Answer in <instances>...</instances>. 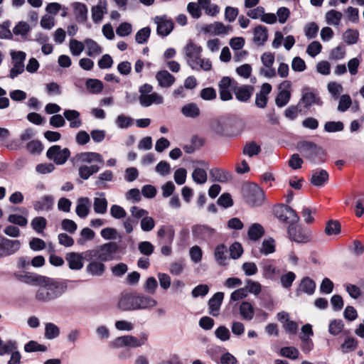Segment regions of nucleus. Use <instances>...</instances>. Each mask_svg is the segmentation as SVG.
Masks as SVG:
<instances>
[{
  "mask_svg": "<svg viewBox=\"0 0 364 364\" xmlns=\"http://www.w3.org/2000/svg\"><path fill=\"white\" fill-rule=\"evenodd\" d=\"M35 299L38 302L48 303L61 296L67 290L66 282L44 277L38 286Z\"/></svg>",
  "mask_w": 364,
  "mask_h": 364,
  "instance_id": "f257e3e1",
  "label": "nucleus"
},
{
  "mask_svg": "<svg viewBox=\"0 0 364 364\" xmlns=\"http://www.w3.org/2000/svg\"><path fill=\"white\" fill-rule=\"evenodd\" d=\"M70 161L73 166L78 167L79 176L83 180H87L100 170L97 165L87 166L85 164H91L93 161L104 164L103 158L100 154L91 151L77 154L70 159Z\"/></svg>",
  "mask_w": 364,
  "mask_h": 364,
  "instance_id": "f03ea898",
  "label": "nucleus"
},
{
  "mask_svg": "<svg viewBox=\"0 0 364 364\" xmlns=\"http://www.w3.org/2000/svg\"><path fill=\"white\" fill-rule=\"evenodd\" d=\"M201 52L200 46L189 42L184 48L186 62L193 70H210L212 67L211 62L208 59L201 58Z\"/></svg>",
  "mask_w": 364,
  "mask_h": 364,
  "instance_id": "7ed1b4c3",
  "label": "nucleus"
},
{
  "mask_svg": "<svg viewBox=\"0 0 364 364\" xmlns=\"http://www.w3.org/2000/svg\"><path fill=\"white\" fill-rule=\"evenodd\" d=\"M117 250V244L110 242L100 245L96 249L85 251V258L86 259H96L102 262L109 261L114 258Z\"/></svg>",
  "mask_w": 364,
  "mask_h": 364,
  "instance_id": "20e7f679",
  "label": "nucleus"
},
{
  "mask_svg": "<svg viewBox=\"0 0 364 364\" xmlns=\"http://www.w3.org/2000/svg\"><path fill=\"white\" fill-rule=\"evenodd\" d=\"M241 192L245 202L251 207L260 206L264 201V191L255 183L244 185Z\"/></svg>",
  "mask_w": 364,
  "mask_h": 364,
  "instance_id": "39448f33",
  "label": "nucleus"
},
{
  "mask_svg": "<svg viewBox=\"0 0 364 364\" xmlns=\"http://www.w3.org/2000/svg\"><path fill=\"white\" fill-rule=\"evenodd\" d=\"M296 148L311 163L316 164L324 161L322 159V157L325 156L324 151L312 141H300L297 144Z\"/></svg>",
  "mask_w": 364,
  "mask_h": 364,
  "instance_id": "423d86ee",
  "label": "nucleus"
},
{
  "mask_svg": "<svg viewBox=\"0 0 364 364\" xmlns=\"http://www.w3.org/2000/svg\"><path fill=\"white\" fill-rule=\"evenodd\" d=\"M46 156L56 165H63L70 156V151L68 148L61 149L59 145H53L48 149Z\"/></svg>",
  "mask_w": 364,
  "mask_h": 364,
  "instance_id": "0eeeda50",
  "label": "nucleus"
},
{
  "mask_svg": "<svg viewBox=\"0 0 364 364\" xmlns=\"http://www.w3.org/2000/svg\"><path fill=\"white\" fill-rule=\"evenodd\" d=\"M21 243L18 240H10L0 235V258L16 254L21 248Z\"/></svg>",
  "mask_w": 364,
  "mask_h": 364,
  "instance_id": "6e6552de",
  "label": "nucleus"
},
{
  "mask_svg": "<svg viewBox=\"0 0 364 364\" xmlns=\"http://www.w3.org/2000/svg\"><path fill=\"white\" fill-rule=\"evenodd\" d=\"M274 215L282 222L290 224L297 223L299 217L296 211L289 206H281L274 210Z\"/></svg>",
  "mask_w": 364,
  "mask_h": 364,
  "instance_id": "1a4fd4ad",
  "label": "nucleus"
},
{
  "mask_svg": "<svg viewBox=\"0 0 364 364\" xmlns=\"http://www.w3.org/2000/svg\"><path fill=\"white\" fill-rule=\"evenodd\" d=\"M136 293H122L119 298L117 307L123 311H136Z\"/></svg>",
  "mask_w": 364,
  "mask_h": 364,
  "instance_id": "9d476101",
  "label": "nucleus"
},
{
  "mask_svg": "<svg viewBox=\"0 0 364 364\" xmlns=\"http://www.w3.org/2000/svg\"><path fill=\"white\" fill-rule=\"evenodd\" d=\"M288 234L290 239L296 242H307L311 239L309 231L298 226L296 223L289 225Z\"/></svg>",
  "mask_w": 364,
  "mask_h": 364,
  "instance_id": "9b49d317",
  "label": "nucleus"
},
{
  "mask_svg": "<svg viewBox=\"0 0 364 364\" xmlns=\"http://www.w3.org/2000/svg\"><path fill=\"white\" fill-rule=\"evenodd\" d=\"M261 60L263 67L259 69V74L268 78L274 77L276 71L273 68L274 63V55L271 53H264L261 57Z\"/></svg>",
  "mask_w": 364,
  "mask_h": 364,
  "instance_id": "f8f14e48",
  "label": "nucleus"
},
{
  "mask_svg": "<svg viewBox=\"0 0 364 364\" xmlns=\"http://www.w3.org/2000/svg\"><path fill=\"white\" fill-rule=\"evenodd\" d=\"M154 21L157 25L156 32L161 36H168L173 28V21L166 16H156Z\"/></svg>",
  "mask_w": 364,
  "mask_h": 364,
  "instance_id": "ddd939ff",
  "label": "nucleus"
},
{
  "mask_svg": "<svg viewBox=\"0 0 364 364\" xmlns=\"http://www.w3.org/2000/svg\"><path fill=\"white\" fill-rule=\"evenodd\" d=\"M85 258V252H69L65 255V260L68 267L72 270H80L83 267V259Z\"/></svg>",
  "mask_w": 364,
  "mask_h": 364,
  "instance_id": "4468645a",
  "label": "nucleus"
},
{
  "mask_svg": "<svg viewBox=\"0 0 364 364\" xmlns=\"http://www.w3.org/2000/svg\"><path fill=\"white\" fill-rule=\"evenodd\" d=\"M291 87V82L289 81H284L279 85L281 91L277 95L275 99V103L279 107L285 106L289 101L291 97V92L289 89Z\"/></svg>",
  "mask_w": 364,
  "mask_h": 364,
  "instance_id": "2eb2a0df",
  "label": "nucleus"
},
{
  "mask_svg": "<svg viewBox=\"0 0 364 364\" xmlns=\"http://www.w3.org/2000/svg\"><path fill=\"white\" fill-rule=\"evenodd\" d=\"M230 26H225L223 23L215 21L201 28V31L211 35L227 34Z\"/></svg>",
  "mask_w": 364,
  "mask_h": 364,
  "instance_id": "dca6fc26",
  "label": "nucleus"
},
{
  "mask_svg": "<svg viewBox=\"0 0 364 364\" xmlns=\"http://www.w3.org/2000/svg\"><path fill=\"white\" fill-rule=\"evenodd\" d=\"M73 10V14L76 21L78 23H84L87 21L88 18V9L87 6L80 2H74L71 4Z\"/></svg>",
  "mask_w": 364,
  "mask_h": 364,
  "instance_id": "f3484780",
  "label": "nucleus"
},
{
  "mask_svg": "<svg viewBox=\"0 0 364 364\" xmlns=\"http://www.w3.org/2000/svg\"><path fill=\"white\" fill-rule=\"evenodd\" d=\"M89 260L90 262L86 266V272L92 277L102 276L106 269V267L104 263L96 259Z\"/></svg>",
  "mask_w": 364,
  "mask_h": 364,
  "instance_id": "a211bd4d",
  "label": "nucleus"
},
{
  "mask_svg": "<svg viewBox=\"0 0 364 364\" xmlns=\"http://www.w3.org/2000/svg\"><path fill=\"white\" fill-rule=\"evenodd\" d=\"M223 292L215 293L208 301V312L213 316H218L220 314V309L223 300Z\"/></svg>",
  "mask_w": 364,
  "mask_h": 364,
  "instance_id": "6ab92c4d",
  "label": "nucleus"
},
{
  "mask_svg": "<svg viewBox=\"0 0 364 364\" xmlns=\"http://www.w3.org/2000/svg\"><path fill=\"white\" fill-rule=\"evenodd\" d=\"M232 91L239 101L247 102L252 96L254 87L251 85H235L232 88Z\"/></svg>",
  "mask_w": 364,
  "mask_h": 364,
  "instance_id": "aec40b11",
  "label": "nucleus"
},
{
  "mask_svg": "<svg viewBox=\"0 0 364 364\" xmlns=\"http://www.w3.org/2000/svg\"><path fill=\"white\" fill-rule=\"evenodd\" d=\"M139 100L141 106L147 107L151 106L152 104H162L164 98L157 92H153L149 95H140Z\"/></svg>",
  "mask_w": 364,
  "mask_h": 364,
  "instance_id": "412c9836",
  "label": "nucleus"
},
{
  "mask_svg": "<svg viewBox=\"0 0 364 364\" xmlns=\"http://www.w3.org/2000/svg\"><path fill=\"white\" fill-rule=\"evenodd\" d=\"M91 206L90 200L87 197L79 198L77 200V206L75 208L76 214L80 218H86Z\"/></svg>",
  "mask_w": 364,
  "mask_h": 364,
  "instance_id": "4be33fe9",
  "label": "nucleus"
},
{
  "mask_svg": "<svg viewBox=\"0 0 364 364\" xmlns=\"http://www.w3.org/2000/svg\"><path fill=\"white\" fill-rule=\"evenodd\" d=\"M193 235L198 240H207L211 237L215 230L205 225H195L192 229Z\"/></svg>",
  "mask_w": 364,
  "mask_h": 364,
  "instance_id": "5701e85b",
  "label": "nucleus"
},
{
  "mask_svg": "<svg viewBox=\"0 0 364 364\" xmlns=\"http://www.w3.org/2000/svg\"><path fill=\"white\" fill-rule=\"evenodd\" d=\"M156 79L159 85L164 88L170 87L176 81L173 75L167 70H160L156 74Z\"/></svg>",
  "mask_w": 364,
  "mask_h": 364,
  "instance_id": "b1692460",
  "label": "nucleus"
},
{
  "mask_svg": "<svg viewBox=\"0 0 364 364\" xmlns=\"http://www.w3.org/2000/svg\"><path fill=\"white\" fill-rule=\"evenodd\" d=\"M136 310L149 309L155 307L157 301L151 296L136 293Z\"/></svg>",
  "mask_w": 364,
  "mask_h": 364,
  "instance_id": "393cba45",
  "label": "nucleus"
},
{
  "mask_svg": "<svg viewBox=\"0 0 364 364\" xmlns=\"http://www.w3.org/2000/svg\"><path fill=\"white\" fill-rule=\"evenodd\" d=\"M16 278L19 281L30 285L38 286L44 276L38 275L31 272L15 274Z\"/></svg>",
  "mask_w": 364,
  "mask_h": 364,
  "instance_id": "a878e982",
  "label": "nucleus"
},
{
  "mask_svg": "<svg viewBox=\"0 0 364 364\" xmlns=\"http://www.w3.org/2000/svg\"><path fill=\"white\" fill-rule=\"evenodd\" d=\"M328 173L326 170L316 169L313 171L310 182L313 186L320 187L328 181Z\"/></svg>",
  "mask_w": 364,
  "mask_h": 364,
  "instance_id": "bb28decb",
  "label": "nucleus"
},
{
  "mask_svg": "<svg viewBox=\"0 0 364 364\" xmlns=\"http://www.w3.org/2000/svg\"><path fill=\"white\" fill-rule=\"evenodd\" d=\"M228 249L223 244L215 247L214 250V257L216 262L220 266H226L228 264L229 258L227 255Z\"/></svg>",
  "mask_w": 364,
  "mask_h": 364,
  "instance_id": "cd10ccee",
  "label": "nucleus"
},
{
  "mask_svg": "<svg viewBox=\"0 0 364 364\" xmlns=\"http://www.w3.org/2000/svg\"><path fill=\"white\" fill-rule=\"evenodd\" d=\"M63 115L65 118L70 122V127L77 129L82 126V120L80 118V114L75 109L65 110Z\"/></svg>",
  "mask_w": 364,
  "mask_h": 364,
  "instance_id": "c85d7f7f",
  "label": "nucleus"
},
{
  "mask_svg": "<svg viewBox=\"0 0 364 364\" xmlns=\"http://www.w3.org/2000/svg\"><path fill=\"white\" fill-rule=\"evenodd\" d=\"M268 38L267 29L264 26H257L253 31V42L258 46H262Z\"/></svg>",
  "mask_w": 364,
  "mask_h": 364,
  "instance_id": "c756f323",
  "label": "nucleus"
},
{
  "mask_svg": "<svg viewBox=\"0 0 364 364\" xmlns=\"http://www.w3.org/2000/svg\"><path fill=\"white\" fill-rule=\"evenodd\" d=\"M106 5V0H100L98 5L92 7V18L95 23H99L102 20L103 15L107 10Z\"/></svg>",
  "mask_w": 364,
  "mask_h": 364,
  "instance_id": "7c9ffc66",
  "label": "nucleus"
},
{
  "mask_svg": "<svg viewBox=\"0 0 364 364\" xmlns=\"http://www.w3.org/2000/svg\"><path fill=\"white\" fill-rule=\"evenodd\" d=\"M239 312L245 321H251L255 316V309L249 301H242L239 306Z\"/></svg>",
  "mask_w": 364,
  "mask_h": 364,
  "instance_id": "2f4dec72",
  "label": "nucleus"
},
{
  "mask_svg": "<svg viewBox=\"0 0 364 364\" xmlns=\"http://www.w3.org/2000/svg\"><path fill=\"white\" fill-rule=\"evenodd\" d=\"M210 176L213 181L225 183L231 179V174L220 168H212L210 171Z\"/></svg>",
  "mask_w": 364,
  "mask_h": 364,
  "instance_id": "473e14b6",
  "label": "nucleus"
},
{
  "mask_svg": "<svg viewBox=\"0 0 364 364\" xmlns=\"http://www.w3.org/2000/svg\"><path fill=\"white\" fill-rule=\"evenodd\" d=\"M104 195L105 194L102 193L100 194L102 197L94 198L93 208L97 214L104 215L107 213L108 203L107 199L104 197Z\"/></svg>",
  "mask_w": 364,
  "mask_h": 364,
  "instance_id": "72a5a7b5",
  "label": "nucleus"
},
{
  "mask_svg": "<svg viewBox=\"0 0 364 364\" xmlns=\"http://www.w3.org/2000/svg\"><path fill=\"white\" fill-rule=\"evenodd\" d=\"M316 289V284L311 278L306 277L301 279L299 290L309 295L314 294Z\"/></svg>",
  "mask_w": 364,
  "mask_h": 364,
  "instance_id": "f704fd0d",
  "label": "nucleus"
},
{
  "mask_svg": "<svg viewBox=\"0 0 364 364\" xmlns=\"http://www.w3.org/2000/svg\"><path fill=\"white\" fill-rule=\"evenodd\" d=\"M127 347L132 348H137L144 345L148 338V336L146 333H141L139 338L131 335H127Z\"/></svg>",
  "mask_w": 364,
  "mask_h": 364,
  "instance_id": "c9c22d12",
  "label": "nucleus"
},
{
  "mask_svg": "<svg viewBox=\"0 0 364 364\" xmlns=\"http://www.w3.org/2000/svg\"><path fill=\"white\" fill-rule=\"evenodd\" d=\"M182 114L190 118H196L200 115V109L195 103H189L181 108Z\"/></svg>",
  "mask_w": 364,
  "mask_h": 364,
  "instance_id": "e433bc0d",
  "label": "nucleus"
},
{
  "mask_svg": "<svg viewBox=\"0 0 364 364\" xmlns=\"http://www.w3.org/2000/svg\"><path fill=\"white\" fill-rule=\"evenodd\" d=\"M343 14L336 10H330L326 14L325 18L327 24L332 26H338L342 18Z\"/></svg>",
  "mask_w": 364,
  "mask_h": 364,
  "instance_id": "4c0bfd02",
  "label": "nucleus"
},
{
  "mask_svg": "<svg viewBox=\"0 0 364 364\" xmlns=\"http://www.w3.org/2000/svg\"><path fill=\"white\" fill-rule=\"evenodd\" d=\"M85 46L87 48V55L93 57L102 53V48L92 39L85 40Z\"/></svg>",
  "mask_w": 364,
  "mask_h": 364,
  "instance_id": "58836bf2",
  "label": "nucleus"
},
{
  "mask_svg": "<svg viewBox=\"0 0 364 364\" xmlns=\"http://www.w3.org/2000/svg\"><path fill=\"white\" fill-rule=\"evenodd\" d=\"M60 335V328L53 323H47L45 325L44 336L47 339L52 340Z\"/></svg>",
  "mask_w": 364,
  "mask_h": 364,
  "instance_id": "ea45409f",
  "label": "nucleus"
},
{
  "mask_svg": "<svg viewBox=\"0 0 364 364\" xmlns=\"http://www.w3.org/2000/svg\"><path fill=\"white\" fill-rule=\"evenodd\" d=\"M264 230L259 223H254L248 230V236L250 240H257L263 236Z\"/></svg>",
  "mask_w": 364,
  "mask_h": 364,
  "instance_id": "a19ab883",
  "label": "nucleus"
},
{
  "mask_svg": "<svg viewBox=\"0 0 364 364\" xmlns=\"http://www.w3.org/2000/svg\"><path fill=\"white\" fill-rule=\"evenodd\" d=\"M30 30L31 27L26 22L20 21L13 28V33L16 36H21L22 38H26Z\"/></svg>",
  "mask_w": 364,
  "mask_h": 364,
  "instance_id": "79ce46f5",
  "label": "nucleus"
},
{
  "mask_svg": "<svg viewBox=\"0 0 364 364\" xmlns=\"http://www.w3.org/2000/svg\"><path fill=\"white\" fill-rule=\"evenodd\" d=\"M261 151V147L255 141L247 143L242 150V153L249 157L257 156Z\"/></svg>",
  "mask_w": 364,
  "mask_h": 364,
  "instance_id": "37998d69",
  "label": "nucleus"
},
{
  "mask_svg": "<svg viewBox=\"0 0 364 364\" xmlns=\"http://www.w3.org/2000/svg\"><path fill=\"white\" fill-rule=\"evenodd\" d=\"M192 178L197 184H204L208 180L207 173L201 168H196L192 173Z\"/></svg>",
  "mask_w": 364,
  "mask_h": 364,
  "instance_id": "c03bdc74",
  "label": "nucleus"
},
{
  "mask_svg": "<svg viewBox=\"0 0 364 364\" xmlns=\"http://www.w3.org/2000/svg\"><path fill=\"white\" fill-rule=\"evenodd\" d=\"M86 87L91 93L97 94L102 90L103 84L99 80L89 79L86 81Z\"/></svg>",
  "mask_w": 364,
  "mask_h": 364,
  "instance_id": "a18cd8bd",
  "label": "nucleus"
},
{
  "mask_svg": "<svg viewBox=\"0 0 364 364\" xmlns=\"http://www.w3.org/2000/svg\"><path fill=\"white\" fill-rule=\"evenodd\" d=\"M358 341L353 337H348L341 346V350L343 353L353 351L357 348Z\"/></svg>",
  "mask_w": 364,
  "mask_h": 364,
  "instance_id": "49530a36",
  "label": "nucleus"
},
{
  "mask_svg": "<svg viewBox=\"0 0 364 364\" xmlns=\"http://www.w3.org/2000/svg\"><path fill=\"white\" fill-rule=\"evenodd\" d=\"M341 232V224L338 220H329L325 228L327 235H338Z\"/></svg>",
  "mask_w": 364,
  "mask_h": 364,
  "instance_id": "de8ad7c7",
  "label": "nucleus"
},
{
  "mask_svg": "<svg viewBox=\"0 0 364 364\" xmlns=\"http://www.w3.org/2000/svg\"><path fill=\"white\" fill-rule=\"evenodd\" d=\"M70 50L73 55L78 56L85 48V43L76 39H71L69 43Z\"/></svg>",
  "mask_w": 364,
  "mask_h": 364,
  "instance_id": "09e8293b",
  "label": "nucleus"
},
{
  "mask_svg": "<svg viewBox=\"0 0 364 364\" xmlns=\"http://www.w3.org/2000/svg\"><path fill=\"white\" fill-rule=\"evenodd\" d=\"M343 129L344 124L342 122L340 121H330L326 122L324 124V130L328 133L342 132Z\"/></svg>",
  "mask_w": 364,
  "mask_h": 364,
  "instance_id": "8fccbe9b",
  "label": "nucleus"
},
{
  "mask_svg": "<svg viewBox=\"0 0 364 364\" xmlns=\"http://www.w3.org/2000/svg\"><path fill=\"white\" fill-rule=\"evenodd\" d=\"M359 33L356 30L348 29L345 31L343 36V41L348 45L355 44L358 42Z\"/></svg>",
  "mask_w": 364,
  "mask_h": 364,
  "instance_id": "3c124183",
  "label": "nucleus"
},
{
  "mask_svg": "<svg viewBox=\"0 0 364 364\" xmlns=\"http://www.w3.org/2000/svg\"><path fill=\"white\" fill-rule=\"evenodd\" d=\"M46 219L43 217H36L31 223V225L33 229L38 233L43 232V230L46 227Z\"/></svg>",
  "mask_w": 364,
  "mask_h": 364,
  "instance_id": "603ef678",
  "label": "nucleus"
},
{
  "mask_svg": "<svg viewBox=\"0 0 364 364\" xmlns=\"http://www.w3.org/2000/svg\"><path fill=\"white\" fill-rule=\"evenodd\" d=\"M151 34V29L149 27H144L137 31L135 36L136 42L139 44L145 43Z\"/></svg>",
  "mask_w": 364,
  "mask_h": 364,
  "instance_id": "864d4df0",
  "label": "nucleus"
},
{
  "mask_svg": "<svg viewBox=\"0 0 364 364\" xmlns=\"http://www.w3.org/2000/svg\"><path fill=\"white\" fill-rule=\"evenodd\" d=\"M47 349L46 346L41 345L35 341H31L24 346V350L28 353L36 351L45 352Z\"/></svg>",
  "mask_w": 364,
  "mask_h": 364,
  "instance_id": "5fc2aeb1",
  "label": "nucleus"
},
{
  "mask_svg": "<svg viewBox=\"0 0 364 364\" xmlns=\"http://www.w3.org/2000/svg\"><path fill=\"white\" fill-rule=\"evenodd\" d=\"M280 355L291 360H296L299 357V352L294 347H284L280 349Z\"/></svg>",
  "mask_w": 364,
  "mask_h": 364,
  "instance_id": "6e6d98bb",
  "label": "nucleus"
},
{
  "mask_svg": "<svg viewBox=\"0 0 364 364\" xmlns=\"http://www.w3.org/2000/svg\"><path fill=\"white\" fill-rule=\"evenodd\" d=\"M247 293L253 294L254 295H258L262 291V285L255 281L247 279L246 281Z\"/></svg>",
  "mask_w": 364,
  "mask_h": 364,
  "instance_id": "4d7b16f0",
  "label": "nucleus"
},
{
  "mask_svg": "<svg viewBox=\"0 0 364 364\" xmlns=\"http://www.w3.org/2000/svg\"><path fill=\"white\" fill-rule=\"evenodd\" d=\"M275 251L274 240L272 238L263 240L260 252L264 255H269Z\"/></svg>",
  "mask_w": 364,
  "mask_h": 364,
  "instance_id": "13d9d810",
  "label": "nucleus"
},
{
  "mask_svg": "<svg viewBox=\"0 0 364 364\" xmlns=\"http://www.w3.org/2000/svg\"><path fill=\"white\" fill-rule=\"evenodd\" d=\"M116 124L120 129H127L133 124V119L124 114H119L116 119Z\"/></svg>",
  "mask_w": 364,
  "mask_h": 364,
  "instance_id": "bf43d9fd",
  "label": "nucleus"
},
{
  "mask_svg": "<svg viewBox=\"0 0 364 364\" xmlns=\"http://www.w3.org/2000/svg\"><path fill=\"white\" fill-rule=\"evenodd\" d=\"M16 348L17 346L15 341H9L5 343L0 338V355L9 353Z\"/></svg>",
  "mask_w": 364,
  "mask_h": 364,
  "instance_id": "052dcab7",
  "label": "nucleus"
},
{
  "mask_svg": "<svg viewBox=\"0 0 364 364\" xmlns=\"http://www.w3.org/2000/svg\"><path fill=\"white\" fill-rule=\"evenodd\" d=\"M229 252L230 257L237 259L241 257L243 248L240 242H235L230 245Z\"/></svg>",
  "mask_w": 364,
  "mask_h": 364,
  "instance_id": "680f3d73",
  "label": "nucleus"
},
{
  "mask_svg": "<svg viewBox=\"0 0 364 364\" xmlns=\"http://www.w3.org/2000/svg\"><path fill=\"white\" fill-rule=\"evenodd\" d=\"M300 103H303L306 108H309L312 105L316 103V98L315 95L310 92L303 93Z\"/></svg>",
  "mask_w": 364,
  "mask_h": 364,
  "instance_id": "e2e57ef3",
  "label": "nucleus"
},
{
  "mask_svg": "<svg viewBox=\"0 0 364 364\" xmlns=\"http://www.w3.org/2000/svg\"><path fill=\"white\" fill-rule=\"evenodd\" d=\"M80 235L82 238L77 240V243L80 245H83L86 240H92L95 237V233L90 228H85L81 230Z\"/></svg>",
  "mask_w": 364,
  "mask_h": 364,
  "instance_id": "0e129e2a",
  "label": "nucleus"
},
{
  "mask_svg": "<svg viewBox=\"0 0 364 364\" xmlns=\"http://www.w3.org/2000/svg\"><path fill=\"white\" fill-rule=\"evenodd\" d=\"M132 31V26L129 23H122L116 29V33L120 37L129 36Z\"/></svg>",
  "mask_w": 364,
  "mask_h": 364,
  "instance_id": "69168bd1",
  "label": "nucleus"
},
{
  "mask_svg": "<svg viewBox=\"0 0 364 364\" xmlns=\"http://www.w3.org/2000/svg\"><path fill=\"white\" fill-rule=\"evenodd\" d=\"M110 215L112 218L119 220L124 218L127 215L125 210L118 205H113L110 208Z\"/></svg>",
  "mask_w": 364,
  "mask_h": 364,
  "instance_id": "338daca9",
  "label": "nucleus"
},
{
  "mask_svg": "<svg viewBox=\"0 0 364 364\" xmlns=\"http://www.w3.org/2000/svg\"><path fill=\"white\" fill-rule=\"evenodd\" d=\"M26 148L32 154H39L43 150V145L38 140H32L26 144Z\"/></svg>",
  "mask_w": 364,
  "mask_h": 364,
  "instance_id": "774afa93",
  "label": "nucleus"
}]
</instances>
